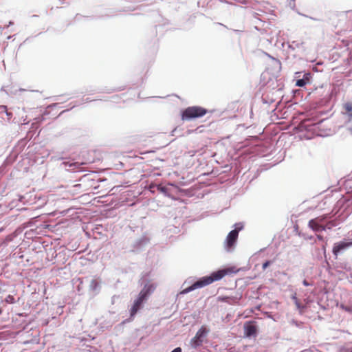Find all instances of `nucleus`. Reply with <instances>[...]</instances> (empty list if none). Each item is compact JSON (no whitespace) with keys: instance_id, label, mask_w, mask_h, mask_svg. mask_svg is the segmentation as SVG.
<instances>
[{"instance_id":"18","label":"nucleus","mask_w":352,"mask_h":352,"mask_svg":"<svg viewBox=\"0 0 352 352\" xmlns=\"http://www.w3.org/2000/svg\"><path fill=\"white\" fill-rule=\"evenodd\" d=\"M238 1H239L240 3H242V4H246V3H248V0H239Z\"/></svg>"},{"instance_id":"6","label":"nucleus","mask_w":352,"mask_h":352,"mask_svg":"<svg viewBox=\"0 0 352 352\" xmlns=\"http://www.w3.org/2000/svg\"><path fill=\"white\" fill-rule=\"evenodd\" d=\"M208 333V330L204 326H202L196 333L195 336L191 339V346L196 349L201 346L203 343V338L206 337Z\"/></svg>"},{"instance_id":"7","label":"nucleus","mask_w":352,"mask_h":352,"mask_svg":"<svg viewBox=\"0 0 352 352\" xmlns=\"http://www.w3.org/2000/svg\"><path fill=\"white\" fill-rule=\"evenodd\" d=\"M352 246L351 242L346 241H339L335 243L333 247L332 252L333 254L337 256L338 254L342 253L344 250H347L350 247Z\"/></svg>"},{"instance_id":"8","label":"nucleus","mask_w":352,"mask_h":352,"mask_svg":"<svg viewBox=\"0 0 352 352\" xmlns=\"http://www.w3.org/2000/svg\"><path fill=\"white\" fill-rule=\"evenodd\" d=\"M245 335L247 337L256 336L257 331V327L255 325V322L250 321L245 322L244 324Z\"/></svg>"},{"instance_id":"1","label":"nucleus","mask_w":352,"mask_h":352,"mask_svg":"<svg viewBox=\"0 0 352 352\" xmlns=\"http://www.w3.org/2000/svg\"><path fill=\"white\" fill-rule=\"evenodd\" d=\"M236 272V271L234 270V267H228L214 272L210 274V276L202 277L190 287L183 289L181 294H187L196 289L201 288L212 283L214 281L221 280L228 274L235 273Z\"/></svg>"},{"instance_id":"12","label":"nucleus","mask_w":352,"mask_h":352,"mask_svg":"<svg viewBox=\"0 0 352 352\" xmlns=\"http://www.w3.org/2000/svg\"><path fill=\"white\" fill-rule=\"evenodd\" d=\"M232 300V298L228 296H219L218 297V301L221 302H227L228 303H231V300Z\"/></svg>"},{"instance_id":"10","label":"nucleus","mask_w":352,"mask_h":352,"mask_svg":"<svg viewBox=\"0 0 352 352\" xmlns=\"http://www.w3.org/2000/svg\"><path fill=\"white\" fill-rule=\"evenodd\" d=\"M344 109L346 113L349 114V116H352V103L346 102L344 104Z\"/></svg>"},{"instance_id":"9","label":"nucleus","mask_w":352,"mask_h":352,"mask_svg":"<svg viewBox=\"0 0 352 352\" xmlns=\"http://www.w3.org/2000/svg\"><path fill=\"white\" fill-rule=\"evenodd\" d=\"M309 81V74H305L302 79L297 80L296 82V86L297 87H304L307 82Z\"/></svg>"},{"instance_id":"11","label":"nucleus","mask_w":352,"mask_h":352,"mask_svg":"<svg viewBox=\"0 0 352 352\" xmlns=\"http://www.w3.org/2000/svg\"><path fill=\"white\" fill-rule=\"evenodd\" d=\"M337 223L335 221H328L325 225H324V227H325V230L327 229H331L333 227L336 226Z\"/></svg>"},{"instance_id":"2","label":"nucleus","mask_w":352,"mask_h":352,"mask_svg":"<svg viewBox=\"0 0 352 352\" xmlns=\"http://www.w3.org/2000/svg\"><path fill=\"white\" fill-rule=\"evenodd\" d=\"M155 289L153 285H146L142 290L140 292L138 298L135 300L131 311V317H134L138 310L142 307V303L147 299L148 295Z\"/></svg>"},{"instance_id":"19","label":"nucleus","mask_w":352,"mask_h":352,"mask_svg":"<svg viewBox=\"0 0 352 352\" xmlns=\"http://www.w3.org/2000/svg\"><path fill=\"white\" fill-rule=\"evenodd\" d=\"M302 283L305 286H309L310 285L306 280H304Z\"/></svg>"},{"instance_id":"3","label":"nucleus","mask_w":352,"mask_h":352,"mask_svg":"<svg viewBox=\"0 0 352 352\" xmlns=\"http://www.w3.org/2000/svg\"><path fill=\"white\" fill-rule=\"evenodd\" d=\"M208 113V110L199 106H192L185 109L182 113V120H189L203 117Z\"/></svg>"},{"instance_id":"14","label":"nucleus","mask_w":352,"mask_h":352,"mask_svg":"<svg viewBox=\"0 0 352 352\" xmlns=\"http://www.w3.org/2000/svg\"><path fill=\"white\" fill-rule=\"evenodd\" d=\"M271 264V261H265L263 264V266H262V268L263 270H265L268 266H270V265Z\"/></svg>"},{"instance_id":"13","label":"nucleus","mask_w":352,"mask_h":352,"mask_svg":"<svg viewBox=\"0 0 352 352\" xmlns=\"http://www.w3.org/2000/svg\"><path fill=\"white\" fill-rule=\"evenodd\" d=\"M5 301L7 302V303H10V304H12V303H14L15 302V300H14V298L13 296L12 295H8L6 299H5Z\"/></svg>"},{"instance_id":"5","label":"nucleus","mask_w":352,"mask_h":352,"mask_svg":"<svg viewBox=\"0 0 352 352\" xmlns=\"http://www.w3.org/2000/svg\"><path fill=\"white\" fill-rule=\"evenodd\" d=\"M235 229L230 231L227 236L226 240V248L228 250H230L235 245L239 236V232L243 229L241 223H236Z\"/></svg>"},{"instance_id":"4","label":"nucleus","mask_w":352,"mask_h":352,"mask_svg":"<svg viewBox=\"0 0 352 352\" xmlns=\"http://www.w3.org/2000/svg\"><path fill=\"white\" fill-rule=\"evenodd\" d=\"M329 218H330L329 214H324L318 216L314 219L309 220L308 222V226L314 232L324 231L325 227H324V225H322V223Z\"/></svg>"},{"instance_id":"17","label":"nucleus","mask_w":352,"mask_h":352,"mask_svg":"<svg viewBox=\"0 0 352 352\" xmlns=\"http://www.w3.org/2000/svg\"><path fill=\"white\" fill-rule=\"evenodd\" d=\"M171 352H182V349L180 347H177L174 350H173Z\"/></svg>"},{"instance_id":"20","label":"nucleus","mask_w":352,"mask_h":352,"mask_svg":"<svg viewBox=\"0 0 352 352\" xmlns=\"http://www.w3.org/2000/svg\"><path fill=\"white\" fill-rule=\"evenodd\" d=\"M1 312H2V311H1V309H0V314H1Z\"/></svg>"},{"instance_id":"15","label":"nucleus","mask_w":352,"mask_h":352,"mask_svg":"<svg viewBox=\"0 0 352 352\" xmlns=\"http://www.w3.org/2000/svg\"><path fill=\"white\" fill-rule=\"evenodd\" d=\"M157 189L159 190H160L161 192H166V188L165 187H164V186H160V185H159L157 186Z\"/></svg>"},{"instance_id":"16","label":"nucleus","mask_w":352,"mask_h":352,"mask_svg":"<svg viewBox=\"0 0 352 352\" xmlns=\"http://www.w3.org/2000/svg\"><path fill=\"white\" fill-rule=\"evenodd\" d=\"M316 237H317L318 240H319V241H324V237L321 234H316Z\"/></svg>"}]
</instances>
